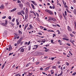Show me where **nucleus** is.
Instances as JSON below:
<instances>
[{
    "mask_svg": "<svg viewBox=\"0 0 76 76\" xmlns=\"http://www.w3.org/2000/svg\"><path fill=\"white\" fill-rule=\"evenodd\" d=\"M25 50V49L23 48H22L20 50V52H22V53H23L24 52V51Z\"/></svg>",
    "mask_w": 76,
    "mask_h": 76,
    "instance_id": "7",
    "label": "nucleus"
},
{
    "mask_svg": "<svg viewBox=\"0 0 76 76\" xmlns=\"http://www.w3.org/2000/svg\"><path fill=\"white\" fill-rule=\"evenodd\" d=\"M41 42H43V43H45V39H43L42 40Z\"/></svg>",
    "mask_w": 76,
    "mask_h": 76,
    "instance_id": "27",
    "label": "nucleus"
},
{
    "mask_svg": "<svg viewBox=\"0 0 76 76\" xmlns=\"http://www.w3.org/2000/svg\"><path fill=\"white\" fill-rule=\"evenodd\" d=\"M52 68L53 69H56V66H53Z\"/></svg>",
    "mask_w": 76,
    "mask_h": 76,
    "instance_id": "51",
    "label": "nucleus"
},
{
    "mask_svg": "<svg viewBox=\"0 0 76 76\" xmlns=\"http://www.w3.org/2000/svg\"><path fill=\"white\" fill-rule=\"evenodd\" d=\"M65 8H69V7L66 5L65 6Z\"/></svg>",
    "mask_w": 76,
    "mask_h": 76,
    "instance_id": "46",
    "label": "nucleus"
},
{
    "mask_svg": "<svg viewBox=\"0 0 76 76\" xmlns=\"http://www.w3.org/2000/svg\"><path fill=\"white\" fill-rule=\"evenodd\" d=\"M31 29L30 28H27V30H30Z\"/></svg>",
    "mask_w": 76,
    "mask_h": 76,
    "instance_id": "62",
    "label": "nucleus"
},
{
    "mask_svg": "<svg viewBox=\"0 0 76 76\" xmlns=\"http://www.w3.org/2000/svg\"><path fill=\"white\" fill-rule=\"evenodd\" d=\"M26 11H25V14H27L28 13V8H26Z\"/></svg>",
    "mask_w": 76,
    "mask_h": 76,
    "instance_id": "8",
    "label": "nucleus"
},
{
    "mask_svg": "<svg viewBox=\"0 0 76 76\" xmlns=\"http://www.w3.org/2000/svg\"><path fill=\"white\" fill-rule=\"evenodd\" d=\"M53 20V18L51 17H50L49 18V19L48 20H49V21H50V20Z\"/></svg>",
    "mask_w": 76,
    "mask_h": 76,
    "instance_id": "15",
    "label": "nucleus"
},
{
    "mask_svg": "<svg viewBox=\"0 0 76 76\" xmlns=\"http://www.w3.org/2000/svg\"><path fill=\"white\" fill-rule=\"evenodd\" d=\"M34 11H30V12L31 13H34Z\"/></svg>",
    "mask_w": 76,
    "mask_h": 76,
    "instance_id": "61",
    "label": "nucleus"
},
{
    "mask_svg": "<svg viewBox=\"0 0 76 76\" xmlns=\"http://www.w3.org/2000/svg\"><path fill=\"white\" fill-rule=\"evenodd\" d=\"M21 41L18 40L17 42L18 44H19L21 42Z\"/></svg>",
    "mask_w": 76,
    "mask_h": 76,
    "instance_id": "30",
    "label": "nucleus"
},
{
    "mask_svg": "<svg viewBox=\"0 0 76 76\" xmlns=\"http://www.w3.org/2000/svg\"><path fill=\"white\" fill-rule=\"evenodd\" d=\"M28 24H26V26H25V27H24V31H25V29H26V27H28Z\"/></svg>",
    "mask_w": 76,
    "mask_h": 76,
    "instance_id": "11",
    "label": "nucleus"
},
{
    "mask_svg": "<svg viewBox=\"0 0 76 76\" xmlns=\"http://www.w3.org/2000/svg\"><path fill=\"white\" fill-rule=\"evenodd\" d=\"M74 13L75 14H76V10L74 9Z\"/></svg>",
    "mask_w": 76,
    "mask_h": 76,
    "instance_id": "24",
    "label": "nucleus"
},
{
    "mask_svg": "<svg viewBox=\"0 0 76 76\" xmlns=\"http://www.w3.org/2000/svg\"><path fill=\"white\" fill-rule=\"evenodd\" d=\"M43 30H44V31H47V29L46 28H43Z\"/></svg>",
    "mask_w": 76,
    "mask_h": 76,
    "instance_id": "63",
    "label": "nucleus"
},
{
    "mask_svg": "<svg viewBox=\"0 0 76 76\" xmlns=\"http://www.w3.org/2000/svg\"><path fill=\"white\" fill-rule=\"evenodd\" d=\"M5 65V63H4V64H3V66H2V69H3V68H4V66Z\"/></svg>",
    "mask_w": 76,
    "mask_h": 76,
    "instance_id": "14",
    "label": "nucleus"
},
{
    "mask_svg": "<svg viewBox=\"0 0 76 76\" xmlns=\"http://www.w3.org/2000/svg\"><path fill=\"white\" fill-rule=\"evenodd\" d=\"M29 74L28 75H30V76H31V75H32V72L31 73H29Z\"/></svg>",
    "mask_w": 76,
    "mask_h": 76,
    "instance_id": "37",
    "label": "nucleus"
},
{
    "mask_svg": "<svg viewBox=\"0 0 76 76\" xmlns=\"http://www.w3.org/2000/svg\"><path fill=\"white\" fill-rule=\"evenodd\" d=\"M8 18H9V19H10V20H11V19H12V18H11V16H9L8 17Z\"/></svg>",
    "mask_w": 76,
    "mask_h": 76,
    "instance_id": "43",
    "label": "nucleus"
},
{
    "mask_svg": "<svg viewBox=\"0 0 76 76\" xmlns=\"http://www.w3.org/2000/svg\"><path fill=\"white\" fill-rule=\"evenodd\" d=\"M76 2V0H72V3H75Z\"/></svg>",
    "mask_w": 76,
    "mask_h": 76,
    "instance_id": "26",
    "label": "nucleus"
},
{
    "mask_svg": "<svg viewBox=\"0 0 76 76\" xmlns=\"http://www.w3.org/2000/svg\"><path fill=\"white\" fill-rule=\"evenodd\" d=\"M12 49V47L11 45H10L9 46V51H10Z\"/></svg>",
    "mask_w": 76,
    "mask_h": 76,
    "instance_id": "1",
    "label": "nucleus"
},
{
    "mask_svg": "<svg viewBox=\"0 0 76 76\" xmlns=\"http://www.w3.org/2000/svg\"><path fill=\"white\" fill-rule=\"evenodd\" d=\"M63 39H64V40H66V41H69V39L65 38H63Z\"/></svg>",
    "mask_w": 76,
    "mask_h": 76,
    "instance_id": "29",
    "label": "nucleus"
},
{
    "mask_svg": "<svg viewBox=\"0 0 76 76\" xmlns=\"http://www.w3.org/2000/svg\"><path fill=\"white\" fill-rule=\"evenodd\" d=\"M65 16H67V12L66 11H65Z\"/></svg>",
    "mask_w": 76,
    "mask_h": 76,
    "instance_id": "45",
    "label": "nucleus"
},
{
    "mask_svg": "<svg viewBox=\"0 0 76 76\" xmlns=\"http://www.w3.org/2000/svg\"><path fill=\"white\" fill-rule=\"evenodd\" d=\"M39 63V62H37L36 63V64H38Z\"/></svg>",
    "mask_w": 76,
    "mask_h": 76,
    "instance_id": "54",
    "label": "nucleus"
},
{
    "mask_svg": "<svg viewBox=\"0 0 76 76\" xmlns=\"http://www.w3.org/2000/svg\"><path fill=\"white\" fill-rule=\"evenodd\" d=\"M16 9H17V8H15L14 9H13L14 12H15V10H16Z\"/></svg>",
    "mask_w": 76,
    "mask_h": 76,
    "instance_id": "44",
    "label": "nucleus"
},
{
    "mask_svg": "<svg viewBox=\"0 0 76 76\" xmlns=\"http://www.w3.org/2000/svg\"><path fill=\"white\" fill-rule=\"evenodd\" d=\"M13 54V52L12 53H9V56H11V55H12V54Z\"/></svg>",
    "mask_w": 76,
    "mask_h": 76,
    "instance_id": "41",
    "label": "nucleus"
},
{
    "mask_svg": "<svg viewBox=\"0 0 76 76\" xmlns=\"http://www.w3.org/2000/svg\"><path fill=\"white\" fill-rule=\"evenodd\" d=\"M70 35L72 37H73L74 36V35H73V34H70Z\"/></svg>",
    "mask_w": 76,
    "mask_h": 76,
    "instance_id": "40",
    "label": "nucleus"
},
{
    "mask_svg": "<svg viewBox=\"0 0 76 76\" xmlns=\"http://www.w3.org/2000/svg\"><path fill=\"white\" fill-rule=\"evenodd\" d=\"M20 14H21V12H18V15H20Z\"/></svg>",
    "mask_w": 76,
    "mask_h": 76,
    "instance_id": "34",
    "label": "nucleus"
},
{
    "mask_svg": "<svg viewBox=\"0 0 76 76\" xmlns=\"http://www.w3.org/2000/svg\"><path fill=\"white\" fill-rule=\"evenodd\" d=\"M16 23H17V25H19L20 23L19 22H17Z\"/></svg>",
    "mask_w": 76,
    "mask_h": 76,
    "instance_id": "47",
    "label": "nucleus"
},
{
    "mask_svg": "<svg viewBox=\"0 0 76 76\" xmlns=\"http://www.w3.org/2000/svg\"><path fill=\"white\" fill-rule=\"evenodd\" d=\"M50 66L47 67L45 69V70H48L49 69H50Z\"/></svg>",
    "mask_w": 76,
    "mask_h": 76,
    "instance_id": "9",
    "label": "nucleus"
},
{
    "mask_svg": "<svg viewBox=\"0 0 76 76\" xmlns=\"http://www.w3.org/2000/svg\"><path fill=\"white\" fill-rule=\"evenodd\" d=\"M1 25H3V26H6V25L4 23H2L1 24Z\"/></svg>",
    "mask_w": 76,
    "mask_h": 76,
    "instance_id": "25",
    "label": "nucleus"
},
{
    "mask_svg": "<svg viewBox=\"0 0 76 76\" xmlns=\"http://www.w3.org/2000/svg\"><path fill=\"white\" fill-rule=\"evenodd\" d=\"M31 45H29L28 47V51H30V50H31Z\"/></svg>",
    "mask_w": 76,
    "mask_h": 76,
    "instance_id": "19",
    "label": "nucleus"
},
{
    "mask_svg": "<svg viewBox=\"0 0 76 76\" xmlns=\"http://www.w3.org/2000/svg\"><path fill=\"white\" fill-rule=\"evenodd\" d=\"M38 34H39L40 35H42V33H41L38 32Z\"/></svg>",
    "mask_w": 76,
    "mask_h": 76,
    "instance_id": "39",
    "label": "nucleus"
},
{
    "mask_svg": "<svg viewBox=\"0 0 76 76\" xmlns=\"http://www.w3.org/2000/svg\"><path fill=\"white\" fill-rule=\"evenodd\" d=\"M30 63H28V64H27L26 65V67H28V66H29V64H30Z\"/></svg>",
    "mask_w": 76,
    "mask_h": 76,
    "instance_id": "21",
    "label": "nucleus"
},
{
    "mask_svg": "<svg viewBox=\"0 0 76 76\" xmlns=\"http://www.w3.org/2000/svg\"><path fill=\"white\" fill-rule=\"evenodd\" d=\"M45 11L46 12H48V13H49V12H50V10H46Z\"/></svg>",
    "mask_w": 76,
    "mask_h": 76,
    "instance_id": "33",
    "label": "nucleus"
},
{
    "mask_svg": "<svg viewBox=\"0 0 76 76\" xmlns=\"http://www.w3.org/2000/svg\"><path fill=\"white\" fill-rule=\"evenodd\" d=\"M30 43H31V42L29 41L28 43V45H29L30 44Z\"/></svg>",
    "mask_w": 76,
    "mask_h": 76,
    "instance_id": "57",
    "label": "nucleus"
},
{
    "mask_svg": "<svg viewBox=\"0 0 76 76\" xmlns=\"http://www.w3.org/2000/svg\"><path fill=\"white\" fill-rule=\"evenodd\" d=\"M36 15H37V17H39V14H38V13L36 12Z\"/></svg>",
    "mask_w": 76,
    "mask_h": 76,
    "instance_id": "49",
    "label": "nucleus"
},
{
    "mask_svg": "<svg viewBox=\"0 0 76 76\" xmlns=\"http://www.w3.org/2000/svg\"><path fill=\"white\" fill-rule=\"evenodd\" d=\"M58 42L59 43H60V45H62V43H61V42L62 41L60 40H58Z\"/></svg>",
    "mask_w": 76,
    "mask_h": 76,
    "instance_id": "10",
    "label": "nucleus"
},
{
    "mask_svg": "<svg viewBox=\"0 0 76 76\" xmlns=\"http://www.w3.org/2000/svg\"><path fill=\"white\" fill-rule=\"evenodd\" d=\"M6 18V16H4V17H2V19H5Z\"/></svg>",
    "mask_w": 76,
    "mask_h": 76,
    "instance_id": "56",
    "label": "nucleus"
},
{
    "mask_svg": "<svg viewBox=\"0 0 76 76\" xmlns=\"http://www.w3.org/2000/svg\"><path fill=\"white\" fill-rule=\"evenodd\" d=\"M19 6L20 7V8L21 9H22V8L23 7V4L20 3L19 4Z\"/></svg>",
    "mask_w": 76,
    "mask_h": 76,
    "instance_id": "4",
    "label": "nucleus"
},
{
    "mask_svg": "<svg viewBox=\"0 0 76 76\" xmlns=\"http://www.w3.org/2000/svg\"><path fill=\"white\" fill-rule=\"evenodd\" d=\"M16 23L18 22H19V20H18V19H16Z\"/></svg>",
    "mask_w": 76,
    "mask_h": 76,
    "instance_id": "53",
    "label": "nucleus"
},
{
    "mask_svg": "<svg viewBox=\"0 0 76 76\" xmlns=\"http://www.w3.org/2000/svg\"><path fill=\"white\" fill-rule=\"evenodd\" d=\"M52 8L53 9H55V6H54L53 5L52 6Z\"/></svg>",
    "mask_w": 76,
    "mask_h": 76,
    "instance_id": "50",
    "label": "nucleus"
},
{
    "mask_svg": "<svg viewBox=\"0 0 76 76\" xmlns=\"http://www.w3.org/2000/svg\"><path fill=\"white\" fill-rule=\"evenodd\" d=\"M28 16L27 15H25V20H26V19H28Z\"/></svg>",
    "mask_w": 76,
    "mask_h": 76,
    "instance_id": "17",
    "label": "nucleus"
},
{
    "mask_svg": "<svg viewBox=\"0 0 76 76\" xmlns=\"http://www.w3.org/2000/svg\"><path fill=\"white\" fill-rule=\"evenodd\" d=\"M31 6L32 7V8L33 9H35V7H34V5L33 4H31Z\"/></svg>",
    "mask_w": 76,
    "mask_h": 76,
    "instance_id": "13",
    "label": "nucleus"
},
{
    "mask_svg": "<svg viewBox=\"0 0 76 76\" xmlns=\"http://www.w3.org/2000/svg\"><path fill=\"white\" fill-rule=\"evenodd\" d=\"M52 20L53 22H56V19L53 18Z\"/></svg>",
    "mask_w": 76,
    "mask_h": 76,
    "instance_id": "28",
    "label": "nucleus"
},
{
    "mask_svg": "<svg viewBox=\"0 0 76 76\" xmlns=\"http://www.w3.org/2000/svg\"><path fill=\"white\" fill-rule=\"evenodd\" d=\"M15 18H14L12 20V22H15Z\"/></svg>",
    "mask_w": 76,
    "mask_h": 76,
    "instance_id": "42",
    "label": "nucleus"
},
{
    "mask_svg": "<svg viewBox=\"0 0 76 76\" xmlns=\"http://www.w3.org/2000/svg\"><path fill=\"white\" fill-rule=\"evenodd\" d=\"M7 31H4V36L5 35H7Z\"/></svg>",
    "mask_w": 76,
    "mask_h": 76,
    "instance_id": "6",
    "label": "nucleus"
},
{
    "mask_svg": "<svg viewBox=\"0 0 76 76\" xmlns=\"http://www.w3.org/2000/svg\"><path fill=\"white\" fill-rule=\"evenodd\" d=\"M51 59L52 60H53L54 59V58H51Z\"/></svg>",
    "mask_w": 76,
    "mask_h": 76,
    "instance_id": "52",
    "label": "nucleus"
},
{
    "mask_svg": "<svg viewBox=\"0 0 76 76\" xmlns=\"http://www.w3.org/2000/svg\"><path fill=\"white\" fill-rule=\"evenodd\" d=\"M18 33L20 34H22V32L20 30L18 31Z\"/></svg>",
    "mask_w": 76,
    "mask_h": 76,
    "instance_id": "18",
    "label": "nucleus"
},
{
    "mask_svg": "<svg viewBox=\"0 0 76 76\" xmlns=\"http://www.w3.org/2000/svg\"><path fill=\"white\" fill-rule=\"evenodd\" d=\"M31 3H32L33 4H34V5H35L36 6H37V4L36 3L35 1H31Z\"/></svg>",
    "mask_w": 76,
    "mask_h": 76,
    "instance_id": "2",
    "label": "nucleus"
},
{
    "mask_svg": "<svg viewBox=\"0 0 76 76\" xmlns=\"http://www.w3.org/2000/svg\"><path fill=\"white\" fill-rule=\"evenodd\" d=\"M62 74H63V72H61L60 74H59L58 75V76H61V75H62Z\"/></svg>",
    "mask_w": 76,
    "mask_h": 76,
    "instance_id": "20",
    "label": "nucleus"
},
{
    "mask_svg": "<svg viewBox=\"0 0 76 76\" xmlns=\"http://www.w3.org/2000/svg\"><path fill=\"white\" fill-rule=\"evenodd\" d=\"M54 36H56V34H53V38H54Z\"/></svg>",
    "mask_w": 76,
    "mask_h": 76,
    "instance_id": "58",
    "label": "nucleus"
},
{
    "mask_svg": "<svg viewBox=\"0 0 76 76\" xmlns=\"http://www.w3.org/2000/svg\"><path fill=\"white\" fill-rule=\"evenodd\" d=\"M29 26L30 27V28H33V26H32V25H30Z\"/></svg>",
    "mask_w": 76,
    "mask_h": 76,
    "instance_id": "23",
    "label": "nucleus"
},
{
    "mask_svg": "<svg viewBox=\"0 0 76 76\" xmlns=\"http://www.w3.org/2000/svg\"><path fill=\"white\" fill-rule=\"evenodd\" d=\"M34 47H36V48H37L38 47V45H34Z\"/></svg>",
    "mask_w": 76,
    "mask_h": 76,
    "instance_id": "31",
    "label": "nucleus"
},
{
    "mask_svg": "<svg viewBox=\"0 0 76 76\" xmlns=\"http://www.w3.org/2000/svg\"><path fill=\"white\" fill-rule=\"evenodd\" d=\"M49 13L50 14V15H53V12H52L51 11H49Z\"/></svg>",
    "mask_w": 76,
    "mask_h": 76,
    "instance_id": "12",
    "label": "nucleus"
},
{
    "mask_svg": "<svg viewBox=\"0 0 76 76\" xmlns=\"http://www.w3.org/2000/svg\"><path fill=\"white\" fill-rule=\"evenodd\" d=\"M20 12L22 13L23 15H25V12L23 10H21L20 11Z\"/></svg>",
    "mask_w": 76,
    "mask_h": 76,
    "instance_id": "16",
    "label": "nucleus"
},
{
    "mask_svg": "<svg viewBox=\"0 0 76 76\" xmlns=\"http://www.w3.org/2000/svg\"><path fill=\"white\" fill-rule=\"evenodd\" d=\"M5 25H7V20H5Z\"/></svg>",
    "mask_w": 76,
    "mask_h": 76,
    "instance_id": "32",
    "label": "nucleus"
},
{
    "mask_svg": "<svg viewBox=\"0 0 76 76\" xmlns=\"http://www.w3.org/2000/svg\"><path fill=\"white\" fill-rule=\"evenodd\" d=\"M37 21H39V22H40V19H39V18H37Z\"/></svg>",
    "mask_w": 76,
    "mask_h": 76,
    "instance_id": "22",
    "label": "nucleus"
},
{
    "mask_svg": "<svg viewBox=\"0 0 76 76\" xmlns=\"http://www.w3.org/2000/svg\"><path fill=\"white\" fill-rule=\"evenodd\" d=\"M27 4L28 5V6H30V4H29V3L28 2H27Z\"/></svg>",
    "mask_w": 76,
    "mask_h": 76,
    "instance_id": "38",
    "label": "nucleus"
},
{
    "mask_svg": "<svg viewBox=\"0 0 76 76\" xmlns=\"http://www.w3.org/2000/svg\"><path fill=\"white\" fill-rule=\"evenodd\" d=\"M75 75H76V72H75L72 74V75H73V76H75Z\"/></svg>",
    "mask_w": 76,
    "mask_h": 76,
    "instance_id": "36",
    "label": "nucleus"
},
{
    "mask_svg": "<svg viewBox=\"0 0 76 76\" xmlns=\"http://www.w3.org/2000/svg\"><path fill=\"white\" fill-rule=\"evenodd\" d=\"M40 27L41 29H43V27H42V26H40Z\"/></svg>",
    "mask_w": 76,
    "mask_h": 76,
    "instance_id": "60",
    "label": "nucleus"
},
{
    "mask_svg": "<svg viewBox=\"0 0 76 76\" xmlns=\"http://www.w3.org/2000/svg\"><path fill=\"white\" fill-rule=\"evenodd\" d=\"M67 12L69 13H71V12L69 11V10H67Z\"/></svg>",
    "mask_w": 76,
    "mask_h": 76,
    "instance_id": "48",
    "label": "nucleus"
},
{
    "mask_svg": "<svg viewBox=\"0 0 76 76\" xmlns=\"http://www.w3.org/2000/svg\"><path fill=\"white\" fill-rule=\"evenodd\" d=\"M10 25H11L12 26H13V25H14V24H13V23H12V22H10Z\"/></svg>",
    "mask_w": 76,
    "mask_h": 76,
    "instance_id": "35",
    "label": "nucleus"
},
{
    "mask_svg": "<svg viewBox=\"0 0 76 76\" xmlns=\"http://www.w3.org/2000/svg\"><path fill=\"white\" fill-rule=\"evenodd\" d=\"M18 75H19L18 74H17L16 75H15L16 76H18Z\"/></svg>",
    "mask_w": 76,
    "mask_h": 76,
    "instance_id": "64",
    "label": "nucleus"
},
{
    "mask_svg": "<svg viewBox=\"0 0 76 76\" xmlns=\"http://www.w3.org/2000/svg\"><path fill=\"white\" fill-rule=\"evenodd\" d=\"M67 45H68V46H70V44L69 43H67Z\"/></svg>",
    "mask_w": 76,
    "mask_h": 76,
    "instance_id": "59",
    "label": "nucleus"
},
{
    "mask_svg": "<svg viewBox=\"0 0 76 76\" xmlns=\"http://www.w3.org/2000/svg\"><path fill=\"white\" fill-rule=\"evenodd\" d=\"M67 28H68V31H72V29H71V28H70V26H68Z\"/></svg>",
    "mask_w": 76,
    "mask_h": 76,
    "instance_id": "5",
    "label": "nucleus"
},
{
    "mask_svg": "<svg viewBox=\"0 0 76 76\" xmlns=\"http://www.w3.org/2000/svg\"><path fill=\"white\" fill-rule=\"evenodd\" d=\"M40 70H43V68H40Z\"/></svg>",
    "mask_w": 76,
    "mask_h": 76,
    "instance_id": "55",
    "label": "nucleus"
},
{
    "mask_svg": "<svg viewBox=\"0 0 76 76\" xmlns=\"http://www.w3.org/2000/svg\"><path fill=\"white\" fill-rule=\"evenodd\" d=\"M4 8V5H1V6L0 7V9L1 10H3V9Z\"/></svg>",
    "mask_w": 76,
    "mask_h": 76,
    "instance_id": "3",
    "label": "nucleus"
}]
</instances>
